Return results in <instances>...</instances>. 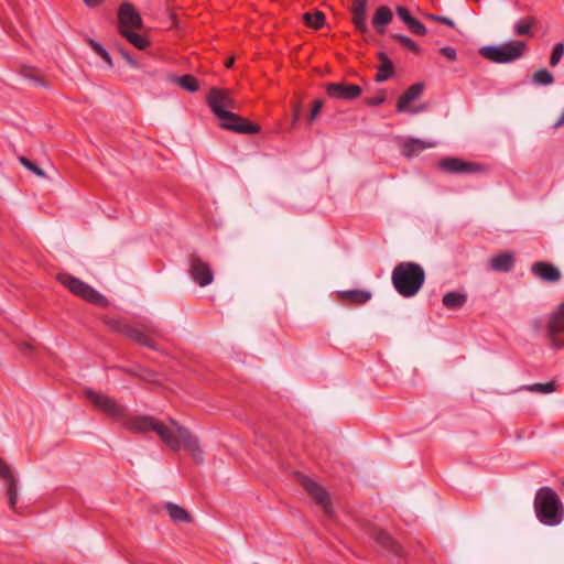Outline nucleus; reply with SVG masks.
<instances>
[{"mask_svg":"<svg viewBox=\"0 0 564 564\" xmlns=\"http://www.w3.org/2000/svg\"><path fill=\"white\" fill-rule=\"evenodd\" d=\"M173 429L164 425L161 421L151 415H135L124 420L127 430L133 433L154 432L161 441L172 451L176 452L181 446H185L197 463H203L204 453L199 442L191 432L180 425L175 420L170 419Z\"/></svg>","mask_w":564,"mask_h":564,"instance_id":"f257e3e1","label":"nucleus"},{"mask_svg":"<svg viewBox=\"0 0 564 564\" xmlns=\"http://www.w3.org/2000/svg\"><path fill=\"white\" fill-rule=\"evenodd\" d=\"M392 285L403 297H413L425 282V271L416 262L403 261L398 263L391 274Z\"/></svg>","mask_w":564,"mask_h":564,"instance_id":"f03ea898","label":"nucleus"},{"mask_svg":"<svg viewBox=\"0 0 564 564\" xmlns=\"http://www.w3.org/2000/svg\"><path fill=\"white\" fill-rule=\"evenodd\" d=\"M534 512L538 520L547 527L558 525L564 519V506L557 494L550 487H541L534 497Z\"/></svg>","mask_w":564,"mask_h":564,"instance_id":"7ed1b4c3","label":"nucleus"},{"mask_svg":"<svg viewBox=\"0 0 564 564\" xmlns=\"http://www.w3.org/2000/svg\"><path fill=\"white\" fill-rule=\"evenodd\" d=\"M108 324L113 330L124 335L139 345L145 346L153 350L156 349V345L154 344L152 337L159 335V329L153 323L131 325L122 321H109Z\"/></svg>","mask_w":564,"mask_h":564,"instance_id":"20e7f679","label":"nucleus"},{"mask_svg":"<svg viewBox=\"0 0 564 564\" xmlns=\"http://www.w3.org/2000/svg\"><path fill=\"white\" fill-rule=\"evenodd\" d=\"M527 48L523 41H509L501 45H486L479 48V54L497 64H507L519 59Z\"/></svg>","mask_w":564,"mask_h":564,"instance_id":"39448f33","label":"nucleus"},{"mask_svg":"<svg viewBox=\"0 0 564 564\" xmlns=\"http://www.w3.org/2000/svg\"><path fill=\"white\" fill-rule=\"evenodd\" d=\"M57 280L65 285L73 294L84 299L85 301L96 304L105 305L107 303L106 297L96 291L93 286L85 283L84 281L68 274L59 273Z\"/></svg>","mask_w":564,"mask_h":564,"instance_id":"423d86ee","label":"nucleus"},{"mask_svg":"<svg viewBox=\"0 0 564 564\" xmlns=\"http://www.w3.org/2000/svg\"><path fill=\"white\" fill-rule=\"evenodd\" d=\"M220 120V127L225 130L241 134H254L260 131V127L252 124L249 120L238 116L232 110L221 112L217 117Z\"/></svg>","mask_w":564,"mask_h":564,"instance_id":"0eeeda50","label":"nucleus"},{"mask_svg":"<svg viewBox=\"0 0 564 564\" xmlns=\"http://www.w3.org/2000/svg\"><path fill=\"white\" fill-rule=\"evenodd\" d=\"M87 399L98 409L104 411L107 415L121 420L124 417V408L115 399L93 390H86Z\"/></svg>","mask_w":564,"mask_h":564,"instance_id":"6e6552de","label":"nucleus"},{"mask_svg":"<svg viewBox=\"0 0 564 564\" xmlns=\"http://www.w3.org/2000/svg\"><path fill=\"white\" fill-rule=\"evenodd\" d=\"M206 101L216 117L221 112H227L238 108L236 100L226 89L212 88Z\"/></svg>","mask_w":564,"mask_h":564,"instance_id":"1a4fd4ad","label":"nucleus"},{"mask_svg":"<svg viewBox=\"0 0 564 564\" xmlns=\"http://www.w3.org/2000/svg\"><path fill=\"white\" fill-rule=\"evenodd\" d=\"M299 484L305 488L308 495L321 506H323L325 513L332 516L330 506L328 502V495L326 490L321 487L316 481L304 474L295 475Z\"/></svg>","mask_w":564,"mask_h":564,"instance_id":"9d476101","label":"nucleus"},{"mask_svg":"<svg viewBox=\"0 0 564 564\" xmlns=\"http://www.w3.org/2000/svg\"><path fill=\"white\" fill-rule=\"evenodd\" d=\"M438 167L441 171L449 174H474L484 170L478 163L464 161L457 158H446L441 160Z\"/></svg>","mask_w":564,"mask_h":564,"instance_id":"9b49d317","label":"nucleus"},{"mask_svg":"<svg viewBox=\"0 0 564 564\" xmlns=\"http://www.w3.org/2000/svg\"><path fill=\"white\" fill-rule=\"evenodd\" d=\"M362 93L360 86L346 82L329 83L326 85L328 97L339 100H354Z\"/></svg>","mask_w":564,"mask_h":564,"instance_id":"f8f14e48","label":"nucleus"},{"mask_svg":"<svg viewBox=\"0 0 564 564\" xmlns=\"http://www.w3.org/2000/svg\"><path fill=\"white\" fill-rule=\"evenodd\" d=\"M424 90V85L422 83H416L412 86H410L398 99L397 101V110L398 112H410V113H417L420 111H423L424 107H415V108H409V105L417 99Z\"/></svg>","mask_w":564,"mask_h":564,"instance_id":"ddd939ff","label":"nucleus"},{"mask_svg":"<svg viewBox=\"0 0 564 564\" xmlns=\"http://www.w3.org/2000/svg\"><path fill=\"white\" fill-rule=\"evenodd\" d=\"M189 273L199 286L209 285L214 281V273L209 264L196 256L191 259Z\"/></svg>","mask_w":564,"mask_h":564,"instance_id":"4468645a","label":"nucleus"},{"mask_svg":"<svg viewBox=\"0 0 564 564\" xmlns=\"http://www.w3.org/2000/svg\"><path fill=\"white\" fill-rule=\"evenodd\" d=\"M119 30L140 29L142 19L130 2H123L118 11Z\"/></svg>","mask_w":564,"mask_h":564,"instance_id":"2eb2a0df","label":"nucleus"},{"mask_svg":"<svg viewBox=\"0 0 564 564\" xmlns=\"http://www.w3.org/2000/svg\"><path fill=\"white\" fill-rule=\"evenodd\" d=\"M564 332V303L554 312L547 324V336L555 348H561L564 343L556 338V335Z\"/></svg>","mask_w":564,"mask_h":564,"instance_id":"dca6fc26","label":"nucleus"},{"mask_svg":"<svg viewBox=\"0 0 564 564\" xmlns=\"http://www.w3.org/2000/svg\"><path fill=\"white\" fill-rule=\"evenodd\" d=\"M531 272L540 280L549 283L557 282L562 276L560 270L555 265L543 261L533 263Z\"/></svg>","mask_w":564,"mask_h":564,"instance_id":"f3484780","label":"nucleus"},{"mask_svg":"<svg viewBox=\"0 0 564 564\" xmlns=\"http://www.w3.org/2000/svg\"><path fill=\"white\" fill-rule=\"evenodd\" d=\"M392 18L393 14L390 8L386 6L379 7L371 21L377 33L383 34L386 32V26L392 21Z\"/></svg>","mask_w":564,"mask_h":564,"instance_id":"a211bd4d","label":"nucleus"},{"mask_svg":"<svg viewBox=\"0 0 564 564\" xmlns=\"http://www.w3.org/2000/svg\"><path fill=\"white\" fill-rule=\"evenodd\" d=\"M514 267V256L511 252H502L490 259V268L497 272H510Z\"/></svg>","mask_w":564,"mask_h":564,"instance_id":"6ab92c4d","label":"nucleus"},{"mask_svg":"<svg viewBox=\"0 0 564 564\" xmlns=\"http://www.w3.org/2000/svg\"><path fill=\"white\" fill-rule=\"evenodd\" d=\"M435 145V142H426L420 139H409L402 145V154L406 158H411L420 154L425 149L433 148Z\"/></svg>","mask_w":564,"mask_h":564,"instance_id":"aec40b11","label":"nucleus"},{"mask_svg":"<svg viewBox=\"0 0 564 564\" xmlns=\"http://www.w3.org/2000/svg\"><path fill=\"white\" fill-rule=\"evenodd\" d=\"M373 538L378 544L384 547L387 551L399 555L401 552V547L398 543L383 530H375Z\"/></svg>","mask_w":564,"mask_h":564,"instance_id":"412c9836","label":"nucleus"},{"mask_svg":"<svg viewBox=\"0 0 564 564\" xmlns=\"http://www.w3.org/2000/svg\"><path fill=\"white\" fill-rule=\"evenodd\" d=\"M467 302V294L463 292H448L443 295L442 303L448 310H458Z\"/></svg>","mask_w":564,"mask_h":564,"instance_id":"4be33fe9","label":"nucleus"},{"mask_svg":"<svg viewBox=\"0 0 564 564\" xmlns=\"http://www.w3.org/2000/svg\"><path fill=\"white\" fill-rule=\"evenodd\" d=\"M536 24L534 17L522 18L516 21L513 33L517 36H533L532 28Z\"/></svg>","mask_w":564,"mask_h":564,"instance_id":"5701e85b","label":"nucleus"},{"mask_svg":"<svg viewBox=\"0 0 564 564\" xmlns=\"http://www.w3.org/2000/svg\"><path fill=\"white\" fill-rule=\"evenodd\" d=\"M165 508L167 510L170 518L174 522H189L191 521L189 513L183 507H181L176 503H173V502H167L165 505Z\"/></svg>","mask_w":564,"mask_h":564,"instance_id":"b1692460","label":"nucleus"},{"mask_svg":"<svg viewBox=\"0 0 564 564\" xmlns=\"http://www.w3.org/2000/svg\"><path fill=\"white\" fill-rule=\"evenodd\" d=\"M341 297L351 303L365 304L371 299V293L364 290H349L341 292Z\"/></svg>","mask_w":564,"mask_h":564,"instance_id":"393cba45","label":"nucleus"},{"mask_svg":"<svg viewBox=\"0 0 564 564\" xmlns=\"http://www.w3.org/2000/svg\"><path fill=\"white\" fill-rule=\"evenodd\" d=\"M380 59L382 64L376 74V82L378 83L389 79L393 74V65L392 62L388 58V56L381 53Z\"/></svg>","mask_w":564,"mask_h":564,"instance_id":"a878e982","label":"nucleus"},{"mask_svg":"<svg viewBox=\"0 0 564 564\" xmlns=\"http://www.w3.org/2000/svg\"><path fill=\"white\" fill-rule=\"evenodd\" d=\"M557 387L558 386H557L556 381L552 380V381L543 382V383L539 382V383L529 384V386L523 387L522 389H524L529 392H532V393L549 394V393L555 392Z\"/></svg>","mask_w":564,"mask_h":564,"instance_id":"bb28decb","label":"nucleus"},{"mask_svg":"<svg viewBox=\"0 0 564 564\" xmlns=\"http://www.w3.org/2000/svg\"><path fill=\"white\" fill-rule=\"evenodd\" d=\"M172 82L189 93H195L199 88L198 82L193 75L175 76Z\"/></svg>","mask_w":564,"mask_h":564,"instance_id":"cd10ccee","label":"nucleus"},{"mask_svg":"<svg viewBox=\"0 0 564 564\" xmlns=\"http://www.w3.org/2000/svg\"><path fill=\"white\" fill-rule=\"evenodd\" d=\"M120 33L128 40L129 43L139 50H144L149 45V41L134 31L121 30Z\"/></svg>","mask_w":564,"mask_h":564,"instance_id":"c85d7f7f","label":"nucleus"},{"mask_svg":"<svg viewBox=\"0 0 564 564\" xmlns=\"http://www.w3.org/2000/svg\"><path fill=\"white\" fill-rule=\"evenodd\" d=\"M305 23L314 29H321L325 21V15L322 11H315L314 13H304Z\"/></svg>","mask_w":564,"mask_h":564,"instance_id":"c756f323","label":"nucleus"},{"mask_svg":"<svg viewBox=\"0 0 564 564\" xmlns=\"http://www.w3.org/2000/svg\"><path fill=\"white\" fill-rule=\"evenodd\" d=\"M532 80L536 85L547 86L554 82V77L549 70L540 69L533 74Z\"/></svg>","mask_w":564,"mask_h":564,"instance_id":"7c9ffc66","label":"nucleus"},{"mask_svg":"<svg viewBox=\"0 0 564 564\" xmlns=\"http://www.w3.org/2000/svg\"><path fill=\"white\" fill-rule=\"evenodd\" d=\"M393 39L398 40L404 47L410 50L411 52L415 54L421 53V47L409 36L403 34H393Z\"/></svg>","mask_w":564,"mask_h":564,"instance_id":"2f4dec72","label":"nucleus"},{"mask_svg":"<svg viewBox=\"0 0 564 564\" xmlns=\"http://www.w3.org/2000/svg\"><path fill=\"white\" fill-rule=\"evenodd\" d=\"M564 55V43L562 42H558L554 45L553 50H552V53H551V56H550V65L551 66H556L560 61L562 59Z\"/></svg>","mask_w":564,"mask_h":564,"instance_id":"473e14b6","label":"nucleus"},{"mask_svg":"<svg viewBox=\"0 0 564 564\" xmlns=\"http://www.w3.org/2000/svg\"><path fill=\"white\" fill-rule=\"evenodd\" d=\"M8 482V497H9V505L12 510L15 509L17 502H18V488H17V480H10Z\"/></svg>","mask_w":564,"mask_h":564,"instance_id":"72a5a7b5","label":"nucleus"},{"mask_svg":"<svg viewBox=\"0 0 564 564\" xmlns=\"http://www.w3.org/2000/svg\"><path fill=\"white\" fill-rule=\"evenodd\" d=\"M89 45L108 65H112L111 57L102 45L94 40H89Z\"/></svg>","mask_w":564,"mask_h":564,"instance_id":"f704fd0d","label":"nucleus"},{"mask_svg":"<svg viewBox=\"0 0 564 564\" xmlns=\"http://www.w3.org/2000/svg\"><path fill=\"white\" fill-rule=\"evenodd\" d=\"M19 161L20 163L26 167L29 171H31L32 173H34L35 175L40 176V177H44L45 176V173L44 171L37 166L35 163H33L32 161H30L28 158L25 156H20L19 158Z\"/></svg>","mask_w":564,"mask_h":564,"instance_id":"c9c22d12","label":"nucleus"},{"mask_svg":"<svg viewBox=\"0 0 564 564\" xmlns=\"http://www.w3.org/2000/svg\"><path fill=\"white\" fill-rule=\"evenodd\" d=\"M408 29L415 35H425L426 34V28L425 25L416 20L415 18H412L408 24H405Z\"/></svg>","mask_w":564,"mask_h":564,"instance_id":"e433bc0d","label":"nucleus"},{"mask_svg":"<svg viewBox=\"0 0 564 564\" xmlns=\"http://www.w3.org/2000/svg\"><path fill=\"white\" fill-rule=\"evenodd\" d=\"M352 21L355 26L362 33L368 31L367 22H366V14L359 15V14H352Z\"/></svg>","mask_w":564,"mask_h":564,"instance_id":"4c0bfd02","label":"nucleus"},{"mask_svg":"<svg viewBox=\"0 0 564 564\" xmlns=\"http://www.w3.org/2000/svg\"><path fill=\"white\" fill-rule=\"evenodd\" d=\"M0 475L7 481L15 479L10 467L7 465V463L1 457H0Z\"/></svg>","mask_w":564,"mask_h":564,"instance_id":"58836bf2","label":"nucleus"},{"mask_svg":"<svg viewBox=\"0 0 564 564\" xmlns=\"http://www.w3.org/2000/svg\"><path fill=\"white\" fill-rule=\"evenodd\" d=\"M367 8L366 0H352V14L365 15Z\"/></svg>","mask_w":564,"mask_h":564,"instance_id":"ea45409f","label":"nucleus"},{"mask_svg":"<svg viewBox=\"0 0 564 564\" xmlns=\"http://www.w3.org/2000/svg\"><path fill=\"white\" fill-rule=\"evenodd\" d=\"M440 53L445 57L447 58L448 61L451 62H454L456 61L457 58V53H456V50L452 46H444L440 50Z\"/></svg>","mask_w":564,"mask_h":564,"instance_id":"a19ab883","label":"nucleus"},{"mask_svg":"<svg viewBox=\"0 0 564 564\" xmlns=\"http://www.w3.org/2000/svg\"><path fill=\"white\" fill-rule=\"evenodd\" d=\"M397 14L405 24H408L409 21L413 18L410 11L405 7L401 6L397 7Z\"/></svg>","mask_w":564,"mask_h":564,"instance_id":"79ce46f5","label":"nucleus"},{"mask_svg":"<svg viewBox=\"0 0 564 564\" xmlns=\"http://www.w3.org/2000/svg\"><path fill=\"white\" fill-rule=\"evenodd\" d=\"M429 19L433 20V21H437V22H442L451 28L454 26V21L446 18V17H443V15H436V14H429L427 15Z\"/></svg>","mask_w":564,"mask_h":564,"instance_id":"37998d69","label":"nucleus"},{"mask_svg":"<svg viewBox=\"0 0 564 564\" xmlns=\"http://www.w3.org/2000/svg\"><path fill=\"white\" fill-rule=\"evenodd\" d=\"M384 99H386L384 94H383V93H380V94H379V95H377L376 97H372V98L367 99V100H366V104H367L368 106H372V107H375V106H379V105L383 104Z\"/></svg>","mask_w":564,"mask_h":564,"instance_id":"c03bdc74","label":"nucleus"},{"mask_svg":"<svg viewBox=\"0 0 564 564\" xmlns=\"http://www.w3.org/2000/svg\"><path fill=\"white\" fill-rule=\"evenodd\" d=\"M322 107H323V101L322 100H315L314 101L312 111L310 113V121H313V120H315L317 118Z\"/></svg>","mask_w":564,"mask_h":564,"instance_id":"a18cd8bd","label":"nucleus"},{"mask_svg":"<svg viewBox=\"0 0 564 564\" xmlns=\"http://www.w3.org/2000/svg\"><path fill=\"white\" fill-rule=\"evenodd\" d=\"M122 55H123L124 59H126V61H127V62H128L132 67H135V68H137V67H139L138 62H137L134 58H132L128 53H123Z\"/></svg>","mask_w":564,"mask_h":564,"instance_id":"49530a36","label":"nucleus"},{"mask_svg":"<svg viewBox=\"0 0 564 564\" xmlns=\"http://www.w3.org/2000/svg\"><path fill=\"white\" fill-rule=\"evenodd\" d=\"M86 6L88 7H97L99 6L104 0H83Z\"/></svg>","mask_w":564,"mask_h":564,"instance_id":"de8ad7c7","label":"nucleus"},{"mask_svg":"<svg viewBox=\"0 0 564 564\" xmlns=\"http://www.w3.org/2000/svg\"><path fill=\"white\" fill-rule=\"evenodd\" d=\"M564 124V112L557 119V121L553 124V128L557 129Z\"/></svg>","mask_w":564,"mask_h":564,"instance_id":"09e8293b","label":"nucleus"},{"mask_svg":"<svg viewBox=\"0 0 564 564\" xmlns=\"http://www.w3.org/2000/svg\"><path fill=\"white\" fill-rule=\"evenodd\" d=\"M232 64H234V58H229V59L225 63V66H226L227 68H230V67L232 66Z\"/></svg>","mask_w":564,"mask_h":564,"instance_id":"8fccbe9b","label":"nucleus"},{"mask_svg":"<svg viewBox=\"0 0 564 564\" xmlns=\"http://www.w3.org/2000/svg\"><path fill=\"white\" fill-rule=\"evenodd\" d=\"M297 120H299V109H296V111H295L293 122L295 123Z\"/></svg>","mask_w":564,"mask_h":564,"instance_id":"3c124183","label":"nucleus"},{"mask_svg":"<svg viewBox=\"0 0 564 564\" xmlns=\"http://www.w3.org/2000/svg\"><path fill=\"white\" fill-rule=\"evenodd\" d=\"M145 379L149 380V381H152L153 380V375L150 373L148 377H145Z\"/></svg>","mask_w":564,"mask_h":564,"instance_id":"603ef678","label":"nucleus"}]
</instances>
